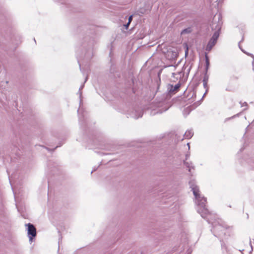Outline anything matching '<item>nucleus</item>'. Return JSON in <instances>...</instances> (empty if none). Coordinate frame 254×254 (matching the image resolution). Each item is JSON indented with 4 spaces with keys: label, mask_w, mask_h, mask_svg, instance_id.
<instances>
[{
    "label": "nucleus",
    "mask_w": 254,
    "mask_h": 254,
    "mask_svg": "<svg viewBox=\"0 0 254 254\" xmlns=\"http://www.w3.org/2000/svg\"><path fill=\"white\" fill-rule=\"evenodd\" d=\"M193 135V132L192 130H188L185 133L184 136L186 139L190 138Z\"/></svg>",
    "instance_id": "8"
},
{
    "label": "nucleus",
    "mask_w": 254,
    "mask_h": 254,
    "mask_svg": "<svg viewBox=\"0 0 254 254\" xmlns=\"http://www.w3.org/2000/svg\"><path fill=\"white\" fill-rule=\"evenodd\" d=\"M244 40V37H243L242 40L240 42H241L242 41H243Z\"/></svg>",
    "instance_id": "28"
},
{
    "label": "nucleus",
    "mask_w": 254,
    "mask_h": 254,
    "mask_svg": "<svg viewBox=\"0 0 254 254\" xmlns=\"http://www.w3.org/2000/svg\"><path fill=\"white\" fill-rule=\"evenodd\" d=\"M132 17H133L132 15H131L129 16L128 19V22L129 23H130L131 22V21L132 20Z\"/></svg>",
    "instance_id": "17"
},
{
    "label": "nucleus",
    "mask_w": 254,
    "mask_h": 254,
    "mask_svg": "<svg viewBox=\"0 0 254 254\" xmlns=\"http://www.w3.org/2000/svg\"><path fill=\"white\" fill-rule=\"evenodd\" d=\"M55 1L61 2L62 4L65 3V0H54Z\"/></svg>",
    "instance_id": "16"
},
{
    "label": "nucleus",
    "mask_w": 254,
    "mask_h": 254,
    "mask_svg": "<svg viewBox=\"0 0 254 254\" xmlns=\"http://www.w3.org/2000/svg\"><path fill=\"white\" fill-rule=\"evenodd\" d=\"M173 56H176L177 55V54L175 52H173Z\"/></svg>",
    "instance_id": "24"
},
{
    "label": "nucleus",
    "mask_w": 254,
    "mask_h": 254,
    "mask_svg": "<svg viewBox=\"0 0 254 254\" xmlns=\"http://www.w3.org/2000/svg\"><path fill=\"white\" fill-rule=\"evenodd\" d=\"M130 23H129V22H128L126 24H125V27H126V29H128V26H129V25Z\"/></svg>",
    "instance_id": "20"
},
{
    "label": "nucleus",
    "mask_w": 254,
    "mask_h": 254,
    "mask_svg": "<svg viewBox=\"0 0 254 254\" xmlns=\"http://www.w3.org/2000/svg\"><path fill=\"white\" fill-rule=\"evenodd\" d=\"M203 85L205 88L207 87V82L203 81Z\"/></svg>",
    "instance_id": "18"
},
{
    "label": "nucleus",
    "mask_w": 254,
    "mask_h": 254,
    "mask_svg": "<svg viewBox=\"0 0 254 254\" xmlns=\"http://www.w3.org/2000/svg\"><path fill=\"white\" fill-rule=\"evenodd\" d=\"M83 86H84L83 85H81L80 86V87L79 88V93L80 96H81V92H80V90H81V89H82Z\"/></svg>",
    "instance_id": "19"
},
{
    "label": "nucleus",
    "mask_w": 254,
    "mask_h": 254,
    "mask_svg": "<svg viewBox=\"0 0 254 254\" xmlns=\"http://www.w3.org/2000/svg\"><path fill=\"white\" fill-rule=\"evenodd\" d=\"M205 63H206L205 71L207 72L208 67H209V62L208 58L207 56L206 55V54L205 55Z\"/></svg>",
    "instance_id": "10"
},
{
    "label": "nucleus",
    "mask_w": 254,
    "mask_h": 254,
    "mask_svg": "<svg viewBox=\"0 0 254 254\" xmlns=\"http://www.w3.org/2000/svg\"><path fill=\"white\" fill-rule=\"evenodd\" d=\"M181 86L180 83H177L175 86L169 84L168 86V90L170 93L177 92Z\"/></svg>",
    "instance_id": "6"
},
{
    "label": "nucleus",
    "mask_w": 254,
    "mask_h": 254,
    "mask_svg": "<svg viewBox=\"0 0 254 254\" xmlns=\"http://www.w3.org/2000/svg\"><path fill=\"white\" fill-rule=\"evenodd\" d=\"M219 36V33H218L217 32H214V34L212 35V37L209 41L206 47V51H210L213 48V47L216 44L217 39Z\"/></svg>",
    "instance_id": "5"
},
{
    "label": "nucleus",
    "mask_w": 254,
    "mask_h": 254,
    "mask_svg": "<svg viewBox=\"0 0 254 254\" xmlns=\"http://www.w3.org/2000/svg\"><path fill=\"white\" fill-rule=\"evenodd\" d=\"M240 103L241 104L242 107L245 105L247 106V103L246 102H244L243 104H242L241 102H240Z\"/></svg>",
    "instance_id": "21"
},
{
    "label": "nucleus",
    "mask_w": 254,
    "mask_h": 254,
    "mask_svg": "<svg viewBox=\"0 0 254 254\" xmlns=\"http://www.w3.org/2000/svg\"><path fill=\"white\" fill-rule=\"evenodd\" d=\"M187 145L189 146V147H190L189 143H188Z\"/></svg>",
    "instance_id": "31"
},
{
    "label": "nucleus",
    "mask_w": 254,
    "mask_h": 254,
    "mask_svg": "<svg viewBox=\"0 0 254 254\" xmlns=\"http://www.w3.org/2000/svg\"><path fill=\"white\" fill-rule=\"evenodd\" d=\"M58 147V146H56V147L54 149H52V150H55L56 148H57ZM46 149H47L48 150H49V151H51V149H49L48 148H46Z\"/></svg>",
    "instance_id": "23"
},
{
    "label": "nucleus",
    "mask_w": 254,
    "mask_h": 254,
    "mask_svg": "<svg viewBox=\"0 0 254 254\" xmlns=\"http://www.w3.org/2000/svg\"><path fill=\"white\" fill-rule=\"evenodd\" d=\"M143 115V111L142 110L139 109L138 110H135L134 112L132 113V117L134 119H138L141 117Z\"/></svg>",
    "instance_id": "7"
},
{
    "label": "nucleus",
    "mask_w": 254,
    "mask_h": 254,
    "mask_svg": "<svg viewBox=\"0 0 254 254\" xmlns=\"http://www.w3.org/2000/svg\"><path fill=\"white\" fill-rule=\"evenodd\" d=\"M228 227L224 222H216L211 229L212 232L214 235L219 238L221 241V239L225 236L226 230Z\"/></svg>",
    "instance_id": "2"
},
{
    "label": "nucleus",
    "mask_w": 254,
    "mask_h": 254,
    "mask_svg": "<svg viewBox=\"0 0 254 254\" xmlns=\"http://www.w3.org/2000/svg\"><path fill=\"white\" fill-rule=\"evenodd\" d=\"M238 114H237V115H235V116H234L233 117H232V118H233L234 117L237 116H238Z\"/></svg>",
    "instance_id": "27"
},
{
    "label": "nucleus",
    "mask_w": 254,
    "mask_h": 254,
    "mask_svg": "<svg viewBox=\"0 0 254 254\" xmlns=\"http://www.w3.org/2000/svg\"><path fill=\"white\" fill-rule=\"evenodd\" d=\"M27 227V235L30 241H32L33 238L35 237L37 234L36 229L33 224L27 223L25 224Z\"/></svg>",
    "instance_id": "4"
},
{
    "label": "nucleus",
    "mask_w": 254,
    "mask_h": 254,
    "mask_svg": "<svg viewBox=\"0 0 254 254\" xmlns=\"http://www.w3.org/2000/svg\"><path fill=\"white\" fill-rule=\"evenodd\" d=\"M207 72L205 71V74L204 76V78L203 79V81L208 82V79H209V75L207 74Z\"/></svg>",
    "instance_id": "12"
},
{
    "label": "nucleus",
    "mask_w": 254,
    "mask_h": 254,
    "mask_svg": "<svg viewBox=\"0 0 254 254\" xmlns=\"http://www.w3.org/2000/svg\"><path fill=\"white\" fill-rule=\"evenodd\" d=\"M95 170H94L92 171L91 172V174H92L93 173V172Z\"/></svg>",
    "instance_id": "30"
},
{
    "label": "nucleus",
    "mask_w": 254,
    "mask_h": 254,
    "mask_svg": "<svg viewBox=\"0 0 254 254\" xmlns=\"http://www.w3.org/2000/svg\"><path fill=\"white\" fill-rule=\"evenodd\" d=\"M191 28L189 27V28H186V29H184V30H183L181 32V34L182 35H183V34H185L186 33H190L191 32Z\"/></svg>",
    "instance_id": "11"
},
{
    "label": "nucleus",
    "mask_w": 254,
    "mask_h": 254,
    "mask_svg": "<svg viewBox=\"0 0 254 254\" xmlns=\"http://www.w3.org/2000/svg\"><path fill=\"white\" fill-rule=\"evenodd\" d=\"M191 162H186V160H184V164L186 166L187 168H188V170L190 172H191V169H194V166L191 165Z\"/></svg>",
    "instance_id": "9"
},
{
    "label": "nucleus",
    "mask_w": 254,
    "mask_h": 254,
    "mask_svg": "<svg viewBox=\"0 0 254 254\" xmlns=\"http://www.w3.org/2000/svg\"><path fill=\"white\" fill-rule=\"evenodd\" d=\"M189 185L196 200L197 212L200 214L203 218L205 219L209 223H212L210 220L211 213L206 208V198L201 196L199 193L198 187L194 184L193 181H190Z\"/></svg>",
    "instance_id": "1"
},
{
    "label": "nucleus",
    "mask_w": 254,
    "mask_h": 254,
    "mask_svg": "<svg viewBox=\"0 0 254 254\" xmlns=\"http://www.w3.org/2000/svg\"><path fill=\"white\" fill-rule=\"evenodd\" d=\"M188 49H187V50L186 51V55H187L188 54Z\"/></svg>",
    "instance_id": "25"
},
{
    "label": "nucleus",
    "mask_w": 254,
    "mask_h": 254,
    "mask_svg": "<svg viewBox=\"0 0 254 254\" xmlns=\"http://www.w3.org/2000/svg\"><path fill=\"white\" fill-rule=\"evenodd\" d=\"M220 242H221V247H222V249H225V250H227V248H226V246L225 243L224 242H222V241H220Z\"/></svg>",
    "instance_id": "15"
},
{
    "label": "nucleus",
    "mask_w": 254,
    "mask_h": 254,
    "mask_svg": "<svg viewBox=\"0 0 254 254\" xmlns=\"http://www.w3.org/2000/svg\"><path fill=\"white\" fill-rule=\"evenodd\" d=\"M190 67H191V66H190V67H189V69H188L189 71L190 70Z\"/></svg>",
    "instance_id": "29"
},
{
    "label": "nucleus",
    "mask_w": 254,
    "mask_h": 254,
    "mask_svg": "<svg viewBox=\"0 0 254 254\" xmlns=\"http://www.w3.org/2000/svg\"><path fill=\"white\" fill-rule=\"evenodd\" d=\"M239 46L240 49L242 50V52H243L244 53H246V52H245L243 49H241V47H240V44H239ZM247 54L248 55L250 56H251V57H252L253 58H254V55H253V54H249V53H247Z\"/></svg>",
    "instance_id": "14"
},
{
    "label": "nucleus",
    "mask_w": 254,
    "mask_h": 254,
    "mask_svg": "<svg viewBox=\"0 0 254 254\" xmlns=\"http://www.w3.org/2000/svg\"><path fill=\"white\" fill-rule=\"evenodd\" d=\"M190 154H187L186 155V160H187L190 157Z\"/></svg>",
    "instance_id": "22"
},
{
    "label": "nucleus",
    "mask_w": 254,
    "mask_h": 254,
    "mask_svg": "<svg viewBox=\"0 0 254 254\" xmlns=\"http://www.w3.org/2000/svg\"><path fill=\"white\" fill-rule=\"evenodd\" d=\"M87 78H88V77H87V76H86V78H85V82L87 81Z\"/></svg>",
    "instance_id": "26"
},
{
    "label": "nucleus",
    "mask_w": 254,
    "mask_h": 254,
    "mask_svg": "<svg viewBox=\"0 0 254 254\" xmlns=\"http://www.w3.org/2000/svg\"><path fill=\"white\" fill-rule=\"evenodd\" d=\"M222 16L220 13L216 14L212 19L211 24V28L212 31L217 32L220 34V31L222 25Z\"/></svg>",
    "instance_id": "3"
},
{
    "label": "nucleus",
    "mask_w": 254,
    "mask_h": 254,
    "mask_svg": "<svg viewBox=\"0 0 254 254\" xmlns=\"http://www.w3.org/2000/svg\"><path fill=\"white\" fill-rule=\"evenodd\" d=\"M239 78V76L238 75H232L231 76V79L232 80H238Z\"/></svg>",
    "instance_id": "13"
}]
</instances>
